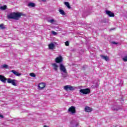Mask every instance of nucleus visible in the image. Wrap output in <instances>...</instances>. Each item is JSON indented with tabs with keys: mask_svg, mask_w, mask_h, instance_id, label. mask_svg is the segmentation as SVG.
Returning <instances> with one entry per match:
<instances>
[{
	"mask_svg": "<svg viewBox=\"0 0 127 127\" xmlns=\"http://www.w3.org/2000/svg\"><path fill=\"white\" fill-rule=\"evenodd\" d=\"M68 113H71L72 115L76 114V108L74 106H71L68 109Z\"/></svg>",
	"mask_w": 127,
	"mask_h": 127,
	"instance_id": "7ed1b4c3",
	"label": "nucleus"
},
{
	"mask_svg": "<svg viewBox=\"0 0 127 127\" xmlns=\"http://www.w3.org/2000/svg\"><path fill=\"white\" fill-rule=\"evenodd\" d=\"M3 67L7 69V68H8V65H7V64H4L3 65Z\"/></svg>",
	"mask_w": 127,
	"mask_h": 127,
	"instance_id": "b1692460",
	"label": "nucleus"
},
{
	"mask_svg": "<svg viewBox=\"0 0 127 127\" xmlns=\"http://www.w3.org/2000/svg\"><path fill=\"white\" fill-rule=\"evenodd\" d=\"M0 117L2 119H3V116L0 115Z\"/></svg>",
	"mask_w": 127,
	"mask_h": 127,
	"instance_id": "cd10ccee",
	"label": "nucleus"
},
{
	"mask_svg": "<svg viewBox=\"0 0 127 127\" xmlns=\"http://www.w3.org/2000/svg\"><path fill=\"white\" fill-rule=\"evenodd\" d=\"M42 1H46V0H42Z\"/></svg>",
	"mask_w": 127,
	"mask_h": 127,
	"instance_id": "c756f323",
	"label": "nucleus"
},
{
	"mask_svg": "<svg viewBox=\"0 0 127 127\" xmlns=\"http://www.w3.org/2000/svg\"><path fill=\"white\" fill-rule=\"evenodd\" d=\"M6 8H7V6H6V5H4L3 6H1L0 7V9L1 10H5Z\"/></svg>",
	"mask_w": 127,
	"mask_h": 127,
	"instance_id": "dca6fc26",
	"label": "nucleus"
},
{
	"mask_svg": "<svg viewBox=\"0 0 127 127\" xmlns=\"http://www.w3.org/2000/svg\"><path fill=\"white\" fill-rule=\"evenodd\" d=\"M112 43H113V44H116V45L118 44V43H117V42H113Z\"/></svg>",
	"mask_w": 127,
	"mask_h": 127,
	"instance_id": "bb28decb",
	"label": "nucleus"
},
{
	"mask_svg": "<svg viewBox=\"0 0 127 127\" xmlns=\"http://www.w3.org/2000/svg\"><path fill=\"white\" fill-rule=\"evenodd\" d=\"M15 79H12L11 78L7 79V82L8 84H11L13 86H16L15 83Z\"/></svg>",
	"mask_w": 127,
	"mask_h": 127,
	"instance_id": "423d86ee",
	"label": "nucleus"
},
{
	"mask_svg": "<svg viewBox=\"0 0 127 127\" xmlns=\"http://www.w3.org/2000/svg\"><path fill=\"white\" fill-rule=\"evenodd\" d=\"M52 34H53V35H57V32H56L54 31H52Z\"/></svg>",
	"mask_w": 127,
	"mask_h": 127,
	"instance_id": "393cba45",
	"label": "nucleus"
},
{
	"mask_svg": "<svg viewBox=\"0 0 127 127\" xmlns=\"http://www.w3.org/2000/svg\"><path fill=\"white\" fill-rule=\"evenodd\" d=\"M28 6H31V7H34L35 6V4L32 2H29L28 4Z\"/></svg>",
	"mask_w": 127,
	"mask_h": 127,
	"instance_id": "f3484780",
	"label": "nucleus"
},
{
	"mask_svg": "<svg viewBox=\"0 0 127 127\" xmlns=\"http://www.w3.org/2000/svg\"><path fill=\"white\" fill-rule=\"evenodd\" d=\"M115 110H116V111H117V109H114V111H115Z\"/></svg>",
	"mask_w": 127,
	"mask_h": 127,
	"instance_id": "7c9ffc66",
	"label": "nucleus"
},
{
	"mask_svg": "<svg viewBox=\"0 0 127 127\" xmlns=\"http://www.w3.org/2000/svg\"><path fill=\"white\" fill-rule=\"evenodd\" d=\"M22 15H25L23 13L19 12V13H15V12H11L9 15H8L7 18L8 19H16L17 20Z\"/></svg>",
	"mask_w": 127,
	"mask_h": 127,
	"instance_id": "f257e3e1",
	"label": "nucleus"
},
{
	"mask_svg": "<svg viewBox=\"0 0 127 127\" xmlns=\"http://www.w3.org/2000/svg\"><path fill=\"white\" fill-rule=\"evenodd\" d=\"M7 78H6L4 76L0 74V81L2 83H6Z\"/></svg>",
	"mask_w": 127,
	"mask_h": 127,
	"instance_id": "0eeeda50",
	"label": "nucleus"
},
{
	"mask_svg": "<svg viewBox=\"0 0 127 127\" xmlns=\"http://www.w3.org/2000/svg\"><path fill=\"white\" fill-rule=\"evenodd\" d=\"M48 47L49 49L53 50V49L55 48V45H54L53 43H51L48 45Z\"/></svg>",
	"mask_w": 127,
	"mask_h": 127,
	"instance_id": "f8f14e48",
	"label": "nucleus"
},
{
	"mask_svg": "<svg viewBox=\"0 0 127 127\" xmlns=\"http://www.w3.org/2000/svg\"><path fill=\"white\" fill-rule=\"evenodd\" d=\"M79 92L84 95H89L91 93V90L89 88L82 89L79 90Z\"/></svg>",
	"mask_w": 127,
	"mask_h": 127,
	"instance_id": "f03ea898",
	"label": "nucleus"
},
{
	"mask_svg": "<svg viewBox=\"0 0 127 127\" xmlns=\"http://www.w3.org/2000/svg\"><path fill=\"white\" fill-rule=\"evenodd\" d=\"M100 56L102 57V58H103V59H104L105 61H109V57L105 56L104 55H101Z\"/></svg>",
	"mask_w": 127,
	"mask_h": 127,
	"instance_id": "2eb2a0df",
	"label": "nucleus"
},
{
	"mask_svg": "<svg viewBox=\"0 0 127 127\" xmlns=\"http://www.w3.org/2000/svg\"><path fill=\"white\" fill-rule=\"evenodd\" d=\"M59 11L61 14L63 15H65V11H64L63 9H60Z\"/></svg>",
	"mask_w": 127,
	"mask_h": 127,
	"instance_id": "6ab92c4d",
	"label": "nucleus"
},
{
	"mask_svg": "<svg viewBox=\"0 0 127 127\" xmlns=\"http://www.w3.org/2000/svg\"><path fill=\"white\" fill-rule=\"evenodd\" d=\"M56 63H61L63 61V58L62 57L60 56L56 58Z\"/></svg>",
	"mask_w": 127,
	"mask_h": 127,
	"instance_id": "1a4fd4ad",
	"label": "nucleus"
},
{
	"mask_svg": "<svg viewBox=\"0 0 127 127\" xmlns=\"http://www.w3.org/2000/svg\"><path fill=\"white\" fill-rule=\"evenodd\" d=\"M64 4L67 6L68 8H71V6H70V4L68 2H64Z\"/></svg>",
	"mask_w": 127,
	"mask_h": 127,
	"instance_id": "a211bd4d",
	"label": "nucleus"
},
{
	"mask_svg": "<svg viewBox=\"0 0 127 127\" xmlns=\"http://www.w3.org/2000/svg\"><path fill=\"white\" fill-rule=\"evenodd\" d=\"M52 65L53 66V69L55 70V71H58V65L57 64H52Z\"/></svg>",
	"mask_w": 127,
	"mask_h": 127,
	"instance_id": "ddd939ff",
	"label": "nucleus"
},
{
	"mask_svg": "<svg viewBox=\"0 0 127 127\" xmlns=\"http://www.w3.org/2000/svg\"><path fill=\"white\" fill-rule=\"evenodd\" d=\"M64 90L69 92V91H73L74 87L71 85H65L64 86Z\"/></svg>",
	"mask_w": 127,
	"mask_h": 127,
	"instance_id": "39448f33",
	"label": "nucleus"
},
{
	"mask_svg": "<svg viewBox=\"0 0 127 127\" xmlns=\"http://www.w3.org/2000/svg\"><path fill=\"white\" fill-rule=\"evenodd\" d=\"M46 86V84L45 83H40L38 85V90H39L40 91H42V90H44V88H45Z\"/></svg>",
	"mask_w": 127,
	"mask_h": 127,
	"instance_id": "20e7f679",
	"label": "nucleus"
},
{
	"mask_svg": "<svg viewBox=\"0 0 127 127\" xmlns=\"http://www.w3.org/2000/svg\"><path fill=\"white\" fill-rule=\"evenodd\" d=\"M48 22H50V23L53 24V22H55V20H54V19H52L49 20L48 21Z\"/></svg>",
	"mask_w": 127,
	"mask_h": 127,
	"instance_id": "5701e85b",
	"label": "nucleus"
},
{
	"mask_svg": "<svg viewBox=\"0 0 127 127\" xmlns=\"http://www.w3.org/2000/svg\"><path fill=\"white\" fill-rule=\"evenodd\" d=\"M11 72L13 73L14 75H15V76H20V75H21L20 73L16 72V71L14 70H11Z\"/></svg>",
	"mask_w": 127,
	"mask_h": 127,
	"instance_id": "4468645a",
	"label": "nucleus"
},
{
	"mask_svg": "<svg viewBox=\"0 0 127 127\" xmlns=\"http://www.w3.org/2000/svg\"><path fill=\"white\" fill-rule=\"evenodd\" d=\"M106 14H107V15H109L110 17H114L115 16V13L111 11H106Z\"/></svg>",
	"mask_w": 127,
	"mask_h": 127,
	"instance_id": "9d476101",
	"label": "nucleus"
},
{
	"mask_svg": "<svg viewBox=\"0 0 127 127\" xmlns=\"http://www.w3.org/2000/svg\"><path fill=\"white\" fill-rule=\"evenodd\" d=\"M60 69L61 71L64 72V73H67V70H66V68L64 66V65L62 64H60Z\"/></svg>",
	"mask_w": 127,
	"mask_h": 127,
	"instance_id": "6e6552de",
	"label": "nucleus"
},
{
	"mask_svg": "<svg viewBox=\"0 0 127 127\" xmlns=\"http://www.w3.org/2000/svg\"><path fill=\"white\" fill-rule=\"evenodd\" d=\"M43 127H48V126H47L46 125H45Z\"/></svg>",
	"mask_w": 127,
	"mask_h": 127,
	"instance_id": "c85d7f7f",
	"label": "nucleus"
},
{
	"mask_svg": "<svg viewBox=\"0 0 127 127\" xmlns=\"http://www.w3.org/2000/svg\"><path fill=\"white\" fill-rule=\"evenodd\" d=\"M123 61H124V62H127V55H126L124 58L123 59Z\"/></svg>",
	"mask_w": 127,
	"mask_h": 127,
	"instance_id": "4be33fe9",
	"label": "nucleus"
},
{
	"mask_svg": "<svg viewBox=\"0 0 127 127\" xmlns=\"http://www.w3.org/2000/svg\"><path fill=\"white\" fill-rule=\"evenodd\" d=\"M92 111H93V109L91 107L88 106L85 107V111L86 112V113H90V112H92Z\"/></svg>",
	"mask_w": 127,
	"mask_h": 127,
	"instance_id": "9b49d317",
	"label": "nucleus"
},
{
	"mask_svg": "<svg viewBox=\"0 0 127 127\" xmlns=\"http://www.w3.org/2000/svg\"><path fill=\"white\" fill-rule=\"evenodd\" d=\"M0 28H1V29H5V27H4L3 24H0Z\"/></svg>",
	"mask_w": 127,
	"mask_h": 127,
	"instance_id": "aec40b11",
	"label": "nucleus"
},
{
	"mask_svg": "<svg viewBox=\"0 0 127 127\" xmlns=\"http://www.w3.org/2000/svg\"><path fill=\"white\" fill-rule=\"evenodd\" d=\"M30 76L31 77H33V78H35V77H36V75H35V73L32 72L30 73Z\"/></svg>",
	"mask_w": 127,
	"mask_h": 127,
	"instance_id": "412c9836",
	"label": "nucleus"
},
{
	"mask_svg": "<svg viewBox=\"0 0 127 127\" xmlns=\"http://www.w3.org/2000/svg\"><path fill=\"white\" fill-rule=\"evenodd\" d=\"M65 46H69V42L68 41L65 42Z\"/></svg>",
	"mask_w": 127,
	"mask_h": 127,
	"instance_id": "a878e982",
	"label": "nucleus"
}]
</instances>
